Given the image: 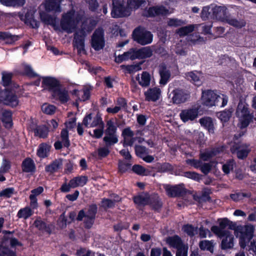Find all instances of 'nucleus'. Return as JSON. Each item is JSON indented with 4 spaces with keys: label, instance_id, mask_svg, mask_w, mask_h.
<instances>
[{
    "label": "nucleus",
    "instance_id": "nucleus-1",
    "mask_svg": "<svg viewBox=\"0 0 256 256\" xmlns=\"http://www.w3.org/2000/svg\"><path fill=\"white\" fill-rule=\"evenodd\" d=\"M42 87L52 92V96L61 104H65L70 100L68 90L66 88H62L60 82L56 78L43 77Z\"/></svg>",
    "mask_w": 256,
    "mask_h": 256
},
{
    "label": "nucleus",
    "instance_id": "nucleus-2",
    "mask_svg": "<svg viewBox=\"0 0 256 256\" xmlns=\"http://www.w3.org/2000/svg\"><path fill=\"white\" fill-rule=\"evenodd\" d=\"M228 228L234 230L236 236L240 234L239 244L241 248L244 249L254 236V228L252 225L246 226L244 228L241 226L229 220Z\"/></svg>",
    "mask_w": 256,
    "mask_h": 256
},
{
    "label": "nucleus",
    "instance_id": "nucleus-3",
    "mask_svg": "<svg viewBox=\"0 0 256 256\" xmlns=\"http://www.w3.org/2000/svg\"><path fill=\"white\" fill-rule=\"evenodd\" d=\"M81 19L82 16L80 14L75 15L74 10H70L62 14L60 21V28L67 33H72L76 29Z\"/></svg>",
    "mask_w": 256,
    "mask_h": 256
},
{
    "label": "nucleus",
    "instance_id": "nucleus-4",
    "mask_svg": "<svg viewBox=\"0 0 256 256\" xmlns=\"http://www.w3.org/2000/svg\"><path fill=\"white\" fill-rule=\"evenodd\" d=\"M20 97L18 92L14 88H0V102L6 106L12 108H16L19 104Z\"/></svg>",
    "mask_w": 256,
    "mask_h": 256
},
{
    "label": "nucleus",
    "instance_id": "nucleus-5",
    "mask_svg": "<svg viewBox=\"0 0 256 256\" xmlns=\"http://www.w3.org/2000/svg\"><path fill=\"white\" fill-rule=\"evenodd\" d=\"M132 36L134 41L142 46L150 44L153 40V34L152 32L140 26L134 30Z\"/></svg>",
    "mask_w": 256,
    "mask_h": 256
},
{
    "label": "nucleus",
    "instance_id": "nucleus-6",
    "mask_svg": "<svg viewBox=\"0 0 256 256\" xmlns=\"http://www.w3.org/2000/svg\"><path fill=\"white\" fill-rule=\"evenodd\" d=\"M123 0H112L111 16L113 18H124L129 16L132 12L128 4L125 6Z\"/></svg>",
    "mask_w": 256,
    "mask_h": 256
},
{
    "label": "nucleus",
    "instance_id": "nucleus-7",
    "mask_svg": "<svg viewBox=\"0 0 256 256\" xmlns=\"http://www.w3.org/2000/svg\"><path fill=\"white\" fill-rule=\"evenodd\" d=\"M208 10L205 8L202 9V17L208 18L212 12V18L224 22L228 15V9L224 6H216L212 9L211 12H208Z\"/></svg>",
    "mask_w": 256,
    "mask_h": 256
},
{
    "label": "nucleus",
    "instance_id": "nucleus-8",
    "mask_svg": "<svg viewBox=\"0 0 256 256\" xmlns=\"http://www.w3.org/2000/svg\"><path fill=\"white\" fill-rule=\"evenodd\" d=\"M220 98H221L218 96L216 90H206L202 91L201 103L204 106L208 108L216 106Z\"/></svg>",
    "mask_w": 256,
    "mask_h": 256
},
{
    "label": "nucleus",
    "instance_id": "nucleus-9",
    "mask_svg": "<svg viewBox=\"0 0 256 256\" xmlns=\"http://www.w3.org/2000/svg\"><path fill=\"white\" fill-rule=\"evenodd\" d=\"M33 224L40 232L49 236L52 234L56 230L54 222H50L47 218H42L40 216L36 218Z\"/></svg>",
    "mask_w": 256,
    "mask_h": 256
},
{
    "label": "nucleus",
    "instance_id": "nucleus-10",
    "mask_svg": "<svg viewBox=\"0 0 256 256\" xmlns=\"http://www.w3.org/2000/svg\"><path fill=\"white\" fill-rule=\"evenodd\" d=\"M2 232L4 236L0 242V256H17L16 252L9 248L10 235L14 231L4 230Z\"/></svg>",
    "mask_w": 256,
    "mask_h": 256
},
{
    "label": "nucleus",
    "instance_id": "nucleus-11",
    "mask_svg": "<svg viewBox=\"0 0 256 256\" xmlns=\"http://www.w3.org/2000/svg\"><path fill=\"white\" fill-rule=\"evenodd\" d=\"M91 45L96 51H98L104 47V31L102 28L95 30L92 36Z\"/></svg>",
    "mask_w": 256,
    "mask_h": 256
},
{
    "label": "nucleus",
    "instance_id": "nucleus-12",
    "mask_svg": "<svg viewBox=\"0 0 256 256\" xmlns=\"http://www.w3.org/2000/svg\"><path fill=\"white\" fill-rule=\"evenodd\" d=\"M224 149V146H223L206 148L204 151H200L199 158L202 160V162H208L222 152Z\"/></svg>",
    "mask_w": 256,
    "mask_h": 256
},
{
    "label": "nucleus",
    "instance_id": "nucleus-13",
    "mask_svg": "<svg viewBox=\"0 0 256 256\" xmlns=\"http://www.w3.org/2000/svg\"><path fill=\"white\" fill-rule=\"evenodd\" d=\"M250 145L240 142H235L231 147L230 151L232 154H236L238 159L244 160L250 152Z\"/></svg>",
    "mask_w": 256,
    "mask_h": 256
},
{
    "label": "nucleus",
    "instance_id": "nucleus-14",
    "mask_svg": "<svg viewBox=\"0 0 256 256\" xmlns=\"http://www.w3.org/2000/svg\"><path fill=\"white\" fill-rule=\"evenodd\" d=\"M218 221L219 226H213L211 227L210 230L214 234L219 238H222L224 236L230 232L229 230H225V228L228 227L229 220L226 218H224L218 219Z\"/></svg>",
    "mask_w": 256,
    "mask_h": 256
},
{
    "label": "nucleus",
    "instance_id": "nucleus-15",
    "mask_svg": "<svg viewBox=\"0 0 256 256\" xmlns=\"http://www.w3.org/2000/svg\"><path fill=\"white\" fill-rule=\"evenodd\" d=\"M86 34L83 30H79L74 34V46L78 50V54L83 53L86 54L84 48V38Z\"/></svg>",
    "mask_w": 256,
    "mask_h": 256
},
{
    "label": "nucleus",
    "instance_id": "nucleus-16",
    "mask_svg": "<svg viewBox=\"0 0 256 256\" xmlns=\"http://www.w3.org/2000/svg\"><path fill=\"white\" fill-rule=\"evenodd\" d=\"M167 195L170 198H177L184 196L186 194L187 190L184 184L170 186L166 188Z\"/></svg>",
    "mask_w": 256,
    "mask_h": 256
},
{
    "label": "nucleus",
    "instance_id": "nucleus-17",
    "mask_svg": "<svg viewBox=\"0 0 256 256\" xmlns=\"http://www.w3.org/2000/svg\"><path fill=\"white\" fill-rule=\"evenodd\" d=\"M171 94H172V102L175 104L184 103L190 98V94L187 91L181 88H175Z\"/></svg>",
    "mask_w": 256,
    "mask_h": 256
},
{
    "label": "nucleus",
    "instance_id": "nucleus-18",
    "mask_svg": "<svg viewBox=\"0 0 256 256\" xmlns=\"http://www.w3.org/2000/svg\"><path fill=\"white\" fill-rule=\"evenodd\" d=\"M198 106L182 110L180 114V120L184 122L194 120L198 116Z\"/></svg>",
    "mask_w": 256,
    "mask_h": 256
},
{
    "label": "nucleus",
    "instance_id": "nucleus-19",
    "mask_svg": "<svg viewBox=\"0 0 256 256\" xmlns=\"http://www.w3.org/2000/svg\"><path fill=\"white\" fill-rule=\"evenodd\" d=\"M132 58L134 60L136 59H146L152 56V50L150 46L142 47L140 48H132Z\"/></svg>",
    "mask_w": 256,
    "mask_h": 256
},
{
    "label": "nucleus",
    "instance_id": "nucleus-20",
    "mask_svg": "<svg viewBox=\"0 0 256 256\" xmlns=\"http://www.w3.org/2000/svg\"><path fill=\"white\" fill-rule=\"evenodd\" d=\"M168 10L163 6H150L145 12L144 16L147 18H154L159 16H166Z\"/></svg>",
    "mask_w": 256,
    "mask_h": 256
},
{
    "label": "nucleus",
    "instance_id": "nucleus-21",
    "mask_svg": "<svg viewBox=\"0 0 256 256\" xmlns=\"http://www.w3.org/2000/svg\"><path fill=\"white\" fill-rule=\"evenodd\" d=\"M30 128L35 136L42 138H46L50 132L46 124L37 125L34 122L30 124Z\"/></svg>",
    "mask_w": 256,
    "mask_h": 256
},
{
    "label": "nucleus",
    "instance_id": "nucleus-22",
    "mask_svg": "<svg viewBox=\"0 0 256 256\" xmlns=\"http://www.w3.org/2000/svg\"><path fill=\"white\" fill-rule=\"evenodd\" d=\"M152 210L156 212H160L162 207V202L157 194H153L148 196V204Z\"/></svg>",
    "mask_w": 256,
    "mask_h": 256
},
{
    "label": "nucleus",
    "instance_id": "nucleus-23",
    "mask_svg": "<svg viewBox=\"0 0 256 256\" xmlns=\"http://www.w3.org/2000/svg\"><path fill=\"white\" fill-rule=\"evenodd\" d=\"M134 132L130 130V127L124 128L122 132V136L124 138L123 146H132L136 140V138L134 137Z\"/></svg>",
    "mask_w": 256,
    "mask_h": 256
},
{
    "label": "nucleus",
    "instance_id": "nucleus-24",
    "mask_svg": "<svg viewBox=\"0 0 256 256\" xmlns=\"http://www.w3.org/2000/svg\"><path fill=\"white\" fill-rule=\"evenodd\" d=\"M158 73L160 76L159 84L162 86H165L168 82L170 78V72L167 68L166 66L162 64L159 66Z\"/></svg>",
    "mask_w": 256,
    "mask_h": 256
},
{
    "label": "nucleus",
    "instance_id": "nucleus-25",
    "mask_svg": "<svg viewBox=\"0 0 256 256\" xmlns=\"http://www.w3.org/2000/svg\"><path fill=\"white\" fill-rule=\"evenodd\" d=\"M146 100L148 102H156L161 95V90L158 87L149 88L144 92Z\"/></svg>",
    "mask_w": 256,
    "mask_h": 256
},
{
    "label": "nucleus",
    "instance_id": "nucleus-26",
    "mask_svg": "<svg viewBox=\"0 0 256 256\" xmlns=\"http://www.w3.org/2000/svg\"><path fill=\"white\" fill-rule=\"evenodd\" d=\"M166 242L170 246L176 248L178 251H182L186 248L182 238L178 235L168 238Z\"/></svg>",
    "mask_w": 256,
    "mask_h": 256
},
{
    "label": "nucleus",
    "instance_id": "nucleus-27",
    "mask_svg": "<svg viewBox=\"0 0 256 256\" xmlns=\"http://www.w3.org/2000/svg\"><path fill=\"white\" fill-rule=\"evenodd\" d=\"M62 168V158L56 159L50 164L45 167V171L50 174L58 172Z\"/></svg>",
    "mask_w": 256,
    "mask_h": 256
},
{
    "label": "nucleus",
    "instance_id": "nucleus-28",
    "mask_svg": "<svg viewBox=\"0 0 256 256\" xmlns=\"http://www.w3.org/2000/svg\"><path fill=\"white\" fill-rule=\"evenodd\" d=\"M220 248L222 250L232 248L234 246V236L231 232L224 236L222 238Z\"/></svg>",
    "mask_w": 256,
    "mask_h": 256
},
{
    "label": "nucleus",
    "instance_id": "nucleus-29",
    "mask_svg": "<svg viewBox=\"0 0 256 256\" xmlns=\"http://www.w3.org/2000/svg\"><path fill=\"white\" fill-rule=\"evenodd\" d=\"M22 37L20 35H12L10 32H0V40H4L6 44H12Z\"/></svg>",
    "mask_w": 256,
    "mask_h": 256
},
{
    "label": "nucleus",
    "instance_id": "nucleus-30",
    "mask_svg": "<svg viewBox=\"0 0 256 256\" xmlns=\"http://www.w3.org/2000/svg\"><path fill=\"white\" fill-rule=\"evenodd\" d=\"M44 8L45 10L48 12L61 11L60 2L58 0H46Z\"/></svg>",
    "mask_w": 256,
    "mask_h": 256
},
{
    "label": "nucleus",
    "instance_id": "nucleus-31",
    "mask_svg": "<svg viewBox=\"0 0 256 256\" xmlns=\"http://www.w3.org/2000/svg\"><path fill=\"white\" fill-rule=\"evenodd\" d=\"M22 169L24 172L33 173L36 172V166L34 160L30 158H27L22 162Z\"/></svg>",
    "mask_w": 256,
    "mask_h": 256
},
{
    "label": "nucleus",
    "instance_id": "nucleus-32",
    "mask_svg": "<svg viewBox=\"0 0 256 256\" xmlns=\"http://www.w3.org/2000/svg\"><path fill=\"white\" fill-rule=\"evenodd\" d=\"M234 110L232 108H229L216 112V115L222 124H225L230 120Z\"/></svg>",
    "mask_w": 256,
    "mask_h": 256
},
{
    "label": "nucleus",
    "instance_id": "nucleus-33",
    "mask_svg": "<svg viewBox=\"0 0 256 256\" xmlns=\"http://www.w3.org/2000/svg\"><path fill=\"white\" fill-rule=\"evenodd\" d=\"M24 22L33 28H38L39 27V22L34 16V12L32 10L28 11L24 16Z\"/></svg>",
    "mask_w": 256,
    "mask_h": 256
},
{
    "label": "nucleus",
    "instance_id": "nucleus-34",
    "mask_svg": "<svg viewBox=\"0 0 256 256\" xmlns=\"http://www.w3.org/2000/svg\"><path fill=\"white\" fill-rule=\"evenodd\" d=\"M51 148V146L45 142L40 144L37 149V156L41 158H47L50 154Z\"/></svg>",
    "mask_w": 256,
    "mask_h": 256
},
{
    "label": "nucleus",
    "instance_id": "nucleus-35",
    "mask_svg": "<svg viewBox=\"0 0 256 256\" xmlns=\"http://www.w3.org/2000/svg\"><path fill=\"white\" fill-rule=\"evenodd\" d=\"M136 79L138 81V84L142 88H146L150 85V75L146 71L143 72L142 73L140 78L139 76V74H138Z\"/></svg>",
    "mask_w": 256,
    "mask_h": 256
},
{
    "label": "nucleus",
    "instance_id": "nucleus-36",
    "mask_svg": "<svg viewBox=\"0 0 256 256\" xmlns=\"http://www.w3.org/2000/svg\"><path fill=\"white\" fill-rule=\"evenodd\" d=\"M199 122L210 133L214 132V125L212 118L209 116H204L199 120Z\"/></svg>",
    "mask_w": 256,
    "mask_h": 256
},
{
    "label": "nucleus",
    "instance_id": "nucleus-37",
    "mask_svg": "<svg viewBox=\"0 0 256 256\" xmlns=\"http://www.w3.org/2000/svg\"><path fill=\"white\" fill-rule=\"evenodd\" d=\"M97 22L94 19H91L88 21L87 20H84L82 22L80 30H83L86 34V32H92L96 27Z\"/></svg>",
    "mask_w": 256,
    "mask_h": 256
},
{
    "label": "nucleus",
    "instance_id": "nucleus-38",
    "mask_svg": "<svg viewBox=\"0 0 256 256\" xmlns=\"http://www.w3.org/2000/svg\"><path fill=\"white\" fill-rule=\"evenodd\" d=\"M12 114L11 110H4L2 112V121L6 128H10L12 126Z\"/></svg>",
    "mask_w": 256,
    "mask_h": 256
},
{
    "label": "nucleus",
    "instance_id": "nucleus-39",
    "mask_svg": "<svg viewBox=\"0 0 256 256\" xmlns=\"http://www.w3.org/2000/svg\"><path fill=\"white\" fill-rule=\"evenodd\" d=\"M148 193H146L145 196L138 194L133 197L134 202L138 206H146L148 204Z\"/></svg>",
    "mask_w": 256,
    "mask_h": 256
},
{
    "label": "nucleus",
    "instance_id": "nucleus-40",
    "mask_svg": "<svg viewBox=\"0 0 256 256\" xmlns=\"http://www.w3.org/2000/svg\"><path fill=\"white\" fill-rule=\"evenodd\" d=\"M41 20L46 24L52 26L56 30V18L46 13L42 12L40 14Z\"/></svg>",
    "mask_w": 256,
    "mask_h": 256
},
{
    "label": "nucleus",
    "instance_id": "nucleus-41",
    "mask_svg": "<svg viewBox=\"0 0 256 256\" xmlns=\"http://www.w3.org/2000/svg\"><path fill=\"white\" fill-rule=\"evenodd\" d=\"M200 73L197 71H192L186 74V76L188 80L194 83L196 86H200L202 82L200 78Z\"/></svg>",
    "mask_w": 256,
    "mask_h": 256
},
{
    "label": "nucleus",
    "instance_id": "nucleus-42",
    "mask_svg": "<svg viewBox=\"0 0 256 256\" xmlns=\"http://www.w3.org/2000/svg\"><path fill=\"white\" fill-rule=\"evenodd\" d=\"M105 136L103 138V141L106 146H112L118 143V136L116 134L104 133Z\"/></svg>",
    "mask_w": 256,
    "mask_h": 256
},
{
    "label": "nucleus",
    "instance_id": "nucleus-43",
    "mask_svg": "<svg viewBox=\"0 0 256 256\" xmlns=\"http://www.w3.org/2000/svg\"><path fill=\"white\" fill-rule=\"evenodd\" d=\"M34 214L33 210L29 206L20 208L16 216L18 218L27 220Z\"/></svg>",
    "mask_w": 256,
    "mask_h": 256
},
{
    "label": "nucleus",
    "instance_id": "nucleus-44",
    "mask_svg": "<svg viewBox=\"0 0 256 256\" xmlns=\"http://www.w3.org/2000/svg\"><path fill=\"white\" fill-rule=\"evenodd\" d=\"M242 128H246L252 121L254 114L252 113H248L241 116L238 118Z\"/></svg>",
    "mask_w": 256,
    "mask_h": 256
},
{
    "label": "nucleus",
    "instance_id": "nucleus-45",
    "mask_svg": "<svg viewBox=\"0 0 256 256\" xmlns=\"http://www.w3.org/2000/svg\"><path fill=\"white\" fill-rule=\"evenodd\" d=\"M142 62H140L134 65H121L120 68L122 70H125V72L128 74H132L137 71H138L142 69L140 65Z\"/></svg>",
    "mask_w": 256,
    "mask_h": 256
},
{
    "label": "nucleus",
    "instance_id": "nucleus-46",
    "mask_svg": "<svg viewBox=\"0 0 256 256\" xmlns=\"http://www.w3.org/2000/svg\"><path fill=\"white\" fill-rule=\"evenodd\" d=\"M199 247L201 250H206L210 252H214V244L212 241L208 240H202L199 243Z\"/></svg>",
    "mask_w": 256,
    "mask_h": 256
},
{
    "label": "nucleus",
    "instance_id": "nucleus-47",
    "mask_svg": "<svg viewBox=\"0 0 256 256\" xmlns=\"http://www.w3.org/2000/svg\"><path fill=\"white\" fill-rule=\"evenodd\" d=\"M252 196V194L250 192H236L235 194H230V198L234 201V202H238L240 200H242L244 198H250Z\"/></svg>",
    "mask_w": 256,
    "mask_h": 256
},
{
    "label": "nucleus",
    "instance_id": "nucleus-48",
    "mask_svg": "<svg viewBox=\"0 0 256 256\" xmlns=\"http://www.w3.org/2000/svg\"><path fill=\"white\" fill-rule=\"evenodd\" d=\"M60 138L64 147L68 148L70 145L69 134L67 128H63L60 132Z\"/></svg>",
    "mask_w": 256,
    "mask_h": 256
},
{
    "label": "nucleus",
    "instance_id": "nucleus-49",
    "mask_svg": "<svg viewBox=\"0 0 256 256\" xmlns=\"http://www.w3.org/2000/svg\"><path fill=\"white\" fill-rule=\"evenodd\" d=\"M250 112V111L248 105H245L242 102L238 103L236 112V116L238 118Z\"/></svg>",
    "mask_w": 256,
    "mask_h": 256
},
{
    "label": "nucleus",
    "instance_id": "nucleus-50",
    "mask_svg": "<svg viewBox=\"0 0 256 256\" xmlns=\"http://www.w3.org/2000/svg\"><path fill=\"white\" fill-rule=\"evenodd\" d=\"M71 223V222H68L66 216V212H64L59 216L57 220V224L60 229L66 228L68 224Z\"/></svg>",
    "mask_w": 256,
    "mask_h": 256
},
{
    "label": "nucleus",
    "instance_id": "nucleus-51",
    "mask_svg": "<svg viewBox=\"0 0 256 256\" xmlns=\"http://www.w3.org/2000/svg\"><path fill=\"white\" fill-rule=\"evenodd\" d=\"M229 24L236 27L238 28H242V27L245 26L246 23L244 21L238 20L236 18H230L229 14L228 15L226 20L225 22Z\"/></svg>",
    "mask_w": 256,
    "mask_h": 256
},
{
    "label": "nucleus",
    "instance_id": "nucleus-52",
    "mask_svg": "<svg viewBox=\"0 0 256 256\" xmlns=\"http://www.w3.org/2000/svg\"><path fill=\"white\" fill-rule=\"evenodd\" d=\"M132 170L138 175L144 176L148 175V170L144 166L140 164H134L132 168Z\"/></svg>",
    "mask_w": 256,
    "mask_h": 256
},
{
    "label": "nucleus",
    "instance_id": "nucleus-53",
    "mask_svg": "<svg viewBox=\"0 0 256 256\" xmlns=\"http://www.w3.org/2000/svg\"><path fill=\"white\" fill-rule=\"evenodd\" d=\"M98 212V206L95 204H92L88 206V210L86 211V218H89L90 219L94 218H96V214Z\"/></svg>",
    "mask_w": 256,
    "mask_h": 256
},
{
    "label": "nucleus",
    "instance_id": "nucleus-54",
    "mask_svg": "<svg viewBox=\"0 0 256 256\" xmlns=\"http://www.w3.org/2000/svg\"><path fill=\"white\" fill-rule=\"evenodd\" d=\"M214 162V161H210V162H202V164H201L200 168V170L204 175L208 174L212 170V164Z\"/></svg>",
    "mask_w": 256,
    "mask_h": 256
},
{
    "label": "nucleus",
    "instance_id": "nucleus-55",
    "mask_svg": "<svg viewBox=\"0 0 256 256\" xmlns=\"http://www.w3.org/2000/svg\"><path fill=\"white\" fill-rule=\"evenodd\" d=\"M194 26L193 24H189L180 28L177 32V33L180 36H185L190 33H191L194 30Z\"/></svg>",
    "mask_w": 256,
    "mask_h": 256
},
{
    "label": "nucleus",
    "instance_id": "nucleus-56",
    "mask_svg": "<svg viewBox=\"0 0 256 256\" xmlns=\"http://www.w3.org/2000/svg\"><path fill=\"white\" fill-rule=\"evenodd\" d=\"M1 3L6 6H23L25 0H0Z\"/></svg>",
    "mask_w": 256,
    "mask_h": 256
},
{
    "label": "nucleus",
    "instance_id": "nucleus-57",
    "mask_svg": "<svg viewBox=\"0 0 256 256\" xmlns=\"http://www.w3.org/2000/svg\"><path fill=\"white\" fill-rule=\"evenodd\" d=\"M23 74L30 78H34L39 76V75L36 73L30 66L25 64L24 66Z\"/></svg>",
    "mask_w": 256,
    "mask_h": 256
},
{
    "label": "nucleus",
    "instance_id": "nucleus-58",
    "mask_svg": "<svg viewBox=\"0 0 256 256\" xmlns=\"http://www.w3.org/2000/svg\"><path fill=\"white\" fill-rule=\"evenodd\" d=\"M127 3L132 10L133 8L138 9L142 4H145L146 1V0H128Z\"/></svg>",
    "mask_w": 256,
    "mask_h": 256
},
{
    "label": "nucleus",
    "instance_id": "nucleus-59",
    "mask_svg": "<svg viewBox=\"0 0 256 256\" xmlns=\"http://www.w3.org/2000/svg\"><path fill=\"white\" fill-rule=\"evenodd\" d=\"M12 73L2 72V85L4 87H7L10 85L12 81Z\"/></svg>",
    "mask_w": 256,
    "mask_h": 256
},
{
    "label": "nucleus",
    "instance_id": "nucleus-60",
    "mask_svg": "<svg viewBox=\"0 0 256 256\" xmlns=\"http://www.w3.org/2000/svg\"><path fill=\"white\" fill-rule=\"evenodd\" d=\"M132 164L130 162L119 160L118 162V171L121 174H124L130 168Z\"/></svg>",
    "mask_w": 256,
    "mask_h": 256
},
{
    "label": "nucleus",
    "instance_id": "nucleus-61",
    "mask_svg": "<svg viewBox=\"0 0 256 256\" xmlns=\"http://www.w3.org/2000/svg\"><path fill=\"white\" fill-rule=\"evenodd\" d=\"M235 163L233 160H229L226 162L222 166V170L223 172L226 174L230 173V170L234 169Z\"/></svg>",
    "mask_w": 256,
    "mask_h": 256
},
{
    "label": "nucleus",
    "instance_id": "nucleus-62",
    "mask_svg": "<svg viewBox=\"0 0 256 256\" xmlns=\"http://www.w3.org/2000/svg\"><path fill=\"white\" fill-rule=\"evenodd\" d=\"M158 170L160 172H172L174 170V167L168 162H164L158 166Z\"/></svg>",
    "mask_w": 256,
    "mask_h": 256
},
{
    "label": "nucleus",
    "instance_id": "nucleus-63",
    "mask_svg": "<svg viewBox=\"0 0 256 256\" xmlns=\"http://www.w3.org/2000/svg\"><path fill=\"white\" fill-rule=\"evenodd\" d=\"M16 194L14 188L13 187L7 188L2 190L0 192V197L6 198H10L14 194Z\"/></svg>",
    "mask_w": 256,
    "mask_h": 256
},
{
    "label": "nucleus",
    "instance_id": "nucleus-64",
    "mask_svg": "<svg viewBox=\"0 0 256 256\" xmlns=\"http://www.w3.org/2000/svg\"><path fill=\"white\" fill-rule=\"evenodd\" d=\"M182 230L188 236L192 237L194 236V232L196 230L197 228H194L192 224H188L184 225Z\"/></svg>",
    "mask_w": 256,
    "mask_h": 256
}]
</instances>
